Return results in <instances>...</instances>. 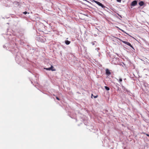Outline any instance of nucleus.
Listing matches in <instances>:
<instances>
[{
	"instance_id": "nucleus-9",
	"label": "nucleus",
	"mask_w": 149,
	"mask_h": 149,
	"mask_svg": "<svg viewBox=\"0 0 149 149\" xmlns=\"http://www.w3.org/2000/svg\"><path fill=\"white\" fill-rule=\"evenodd\" d=\"M104 88L107 91H109L110 89L107 86H105Z\"/></svg>"
},
{
	"instance_id": "nucleus-4",
	"label": "nucleus",
	"mask_w": 149,
	"mask_h": 149,
	"mask_svg": "<svg viewBox=\"0 0 149 149\" xmlns=\"http://www.w3.org/2000/svg\"><path fill=\"white\" fill-rule=\"evenodd\" d=\"M106 73L107 74L109 75L111 74L109 70L108 69H107L106 71Z\"/></svg>"
},
{
	"instance_id": "nucleus-7",
	"label": "nucleus",
	"mask_w": 149,
	"mask_h": 149,
	"mask_svg": "<svg viewBox=\"0 0 149 149\" xmlns=\"http://www.w3.org/2000/svg\"><path fill=\"white\" fill-rule=\"evenodd\" d=\"M99 6H101L102 8L104 9L106 8V7L104 6L101 3H100V5H99Z\"/></svg>"
},
{
	"instance_id": "nucleus-13",
	"label": "nucleus",
	"mask_w": 149,
	"mask_h": 149,
	"mask_svg": "<svg viewBox=\"0 0 149 149\" xmlns=\"http://www.w3.org/2000/svg\"><path fill=\"white\" fill-rule=\"evenodd\" d=\"M23 13L24 14H26L27 13V12L26 11H25L24 12H23Z\"/></svg>"
},
{
	"instance_id": "nucleus-11",
	"label": "nucleus",
	"mask_w": 149,
	"mask_h": 149,
	"mask_svg": "<svg viewBox=\"0 0 149 149\" xmlns=\"http://www.w3.org/2000/svg\"><path fill=\"white\" fill-rule=\"evenodd\" d=\"M95 43H96L95 41H94V42H93L91 43L92 45H95Z\"/></svg>"
},
{
	"instance_id": "nucleus-17",
	"label": "nucleus",
	"mask_w": 149,
	"mask_h": 149,
	"mask_svg": "<svg viewBox=\"0 0 149 149\" xmlns=\"http://www.w3.org/2000/svg\"><path fill=\"white\" fill-rule=\"evenodd\" d=\"M3 47L4 48H5V47H6V46H5V45H3Z\"/></svg>"
},
{
	"instance_id": "nucleus-2",
	"label": "nucleus",
	"mask_w": 149,
	"mask_h": 149,
	"mask_svg": "<svg viewBox=\"0 0 149 149\" xmlns=\"http://www.w3.org/2000/svg\"><path fill=\"white\" fill-rule=\"evenodd\" d=\"M54 68L53 66L52 65H51L50 67L48 68H45V69H46L47 70H52V71H55L56 70V69H53Z\"/></svg>"
},
{
	"instance_id": "nucleus-3",
	"label": "nucleus",
	"mask_w": 149,
	"mask_h": 149,
	"mask_svg": "<svg viewBox=\"0 0 149 149\" xmlns=\"http://www.w3.org/2000/svg\"><path fill=\"white\" fill-rule=\"evenodd\" d=\"M137 4V1H136L134 0L131 3V5L132 6H135Z\"/></svg>"
},
{
	"instance_id": "nucleus-14",
	"label": "nucleus",
	"mask_w": 149,
	"mask_h": 149,
	"mask_svg": "<svg viewBox=\"0 0 149 149\" xmlns=\"http://www.w3.org/2000/svg\"><path fill=\"white\" fill-rule=\"evenodd\" d=\"M56 99L57 100H60L59 98L58 97H56Z\"/></svg>"
},
{
	"instance_id": "nucleus-12",
	"label": "nucleus",
	"mask_w": 149,
	"mask_h": 149,
	"mask_svg": "<svg viewBox=\"0 0 149 149\" xmlns=\"http://www.w3.org/2000/svg\"><path fill=\"white\" fill-rule=\"evenodd\" d=\"M98 97V95H96V96H93V97L94 98H97Z\"/></svg>"
},
{
	"instance_id": "nucleus-8",
	"label": "nucleus",
	"mask_w": 149,
	"mask_h": 149,
	"mask_svg": "<svg viewBox=\"0 0 149 149\" xmlns=\"http://www.w3.org/2000/svg\"><path fill=\"white\" fill-rule=\"evenodd\" d=\"M94 2H95L96 4H97L98 5H100V2L95 0H94Z\"/></svg>"
},
{
	"instance_id": "nucleus-20",
	"label": "nucleus",
	"mask_w": 149,
	"mask_h": 149,
	"mask_svg": "<svg viewBox=\"0 0 149 149\" xmlns=\"http://www.w3.org/2000/svg\"><path fill=\"white\" fill-rule=\"evenodd\" d=\"M126 79H124V80H125Z\"/></svg>"
},
{
	"instance_id": "nucleus-6",
	"label": "nucleus",
	"mask_w": 149,
	"mask_h": 149,
	"mask_svg": "<svg viewBox=\"0 0 149 149\" xmlns=\"http://www.w3.org/2000/svg\"><path fill=\"white\" fill-rule=\"evenodd\" d=\"M144 4V3L143 1H141L139 3V4L140 6H143Z\"/></svg>"
},
{
	"instance_id": "nucleus-15",
	"label": "nucleus",
	"mask_w": 149,
	"mask_h": 149,
	"mask_svg": "<svg viewBox=\"0 0 149 149\" xmlns=\"http://www.w3.org/2000/svg\"><path fill=\"white\" fill-rule=\"evenodd\" d=\"M121 1V0H117V1L118 2H120Z\"/></svg>"
},
{
	"instance_id": "nucleus-18",
	"label": "nucleus",
	"mask_w": 149,
	"mask_h": 149,
	"mask_svg": "<svg viewBox=\"0 0 149 149\" xmlns=\"http://www.w3.org/2000/svg\"><path fill=\"white\" fill-rule=\"evenodd\" d=\"M93 96V94H92V96Z\"/></svg>"
},
{
	"instance_id": "nucleus-16",
	"label": "nucleus",
	"mask_w": 149,
	"mask_h": 149,
	"mask_svg": "<svg viewBox=\"0 0 149 149\" xmlns=\"http://www.w3.org/2000/svg\"><path fill=\"white\" fill-rule=\"evenodd\" d=\"M146 134L148 136H149V134Z\"/></svg>"
},
{
	"instance_id": "nucleus-5",
	"label": "nucleus",
	"mask_w": 149,
	"mask_h": 149,
	"mask_svg": "<svg viewBox=\"0 0 149 149\" xmlns=\"http://www.w3.org/2000/svg\"><path fill=\"white\" fill-rule=\"evenodd\" d=\"M65 42L66 45H68L70 43V42L68 40H65Z\"/></svg>"
},
{
	"instance_id": "nucleus-19",
	"label": "nucleus",
	"mask_w": 149,
	"mask_h": 149,
	"mask_svg": "<svg viewBox=\"0 0 149 149\" xmlns=\"http://www.w3.org/2000/svg\"><path fill=\"white\" fill-rule=\"evenodd\" d=\"M99 49V48H97V50H98V49Z\"/></svg>"
},
{
	"instance_id": "nucleus-10",
	"label": "nucleus",
	"mask_w": 149,
	"mask_h": 149,
	"mask_svg": "<svg viewBox=\"0 0 149 149\" xmlns=\"http://www.w3.org/2000/svg\"><path fill=\"white\" fill-rule=\"evenodd\" d=\"M122 81V78H120V79L118 81L121 85V82Z\"/></svg>"
},
{
	"instance_id": "nucleus-1",
	"label": "nucleus",
	"mask_w": 149,
	"mask_h": 149,
	"mask_svg": "<svg viewBox=\"0 0 149 149\" xmlns=\"http://www.w3.org/2000/svg\"><path fill=\"white\" fill-rule=\"evenodd\" d=\"M121 41L123 43H124L127 45H129V46H130V47L132 48V49H134V48L133 47V46H132V45L129 42L124 41H123V40H121Z\"/></svg>"
}]
</instances>
